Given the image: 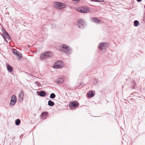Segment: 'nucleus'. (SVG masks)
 <instances>
[{"label":"nucleus","mask_w":145,"mask_h":145,"mask_svg":"<svg viewBox=\"0 0 145 145\" xmlns=\"http://www.w3.org/2000/svg\"><path fill=\"white\" fill-rule=\"evenodd\" d=\"M40 108H41V107H40V108H39V110H40Z\"/></svg>","instance_id":"39"},{"label":"nucleus","mask_w":145,"mask_h":145,"mask_svg":"<svg viewBox=\"0 0 145 145\" xmlns=\"http://www.w3.org/2000/svg\"><path fill=\"white\" fill-rule=\"evenodd\" d=\"M1 30L3 33L5 37L7 39L9 40H12L9 34L7 32L5 29L3 27H1Z\"/></svg>","instance_id":"10"},{"label":"nucleus","mask_w":145,"mask_h":145,"mask_svg":"<svg viewBox=\"0 0 145 145\" xmlns=\"http://www.w3.org/2000/svg\"><path fill=\"white\" fill-rule=\"evenodd\" d=\"M90 20L92 22L96 24H98L101 22L100 19L94 17H91Z\"/></svg>","instance_id":"14"},{"label":"nucleus","mask_w":145,"mask_h":145,"mask_svg":"<svg viewBox=\"0 0 145 145\" xmlns=\"http://www.w3.org/2000/svg\"><path fill=\"white\" fill-rule=\"evenodd\" d=\"M6 38L5 37V38H3L4 40L7 42L8 43V41L6 39Z\"/></svg>","instance_id":"32"},{"label":"nucleus","mask_w":145,"mask_h":145,"mask_svg":"<svg viewBox=\"0 0 145 145\" xmlns=\"http://www.w3.org/2000/svg\"><path fill=\"white\" fill-rule=\"evenodd\" d=\"M15 139V137H12V139L14 140V139Z\"/></svg>","instance_id":"35"},{"label":"nucleus","mask_w":145,"mask_h":145,"mask_svg":"<svg viewBox=\"0 0 145 145\" xmlns=\"http://www.w3.org/2000/svg\"><path fill=\"white\" fill-rule=\"evenodd\" d=\"M137 93V92H133V93H131V95H132L134 93Z\"/></svg>","instance_id":"34"},{"label":"nucleus","mask_w":145,"mask_h":145,"mask_svg":"<svg viewBox=\"0 0 145 145\" xmlns=\"http://www.w3.org/2000/svg\"><path fill=\"white\" fill-rule=\"evenodd\" d=\"M90 1L97 2H104V0H90Z\"/></svg>","instance_id":"25"},{"label":"nucleus","mask_w":145,"mask_h":145,"mask_svg":"<svg viewBox=\"0 0 145 145\" xmlns=\"http://www.w3.org/2000/svg\"><path fill=\"white\" fill-rule=\"evenodd\" d=\"M0 25H1V24H0Z\"/></svg>","instance_id":"41"},{"label":"nucleus","mask_w":145,"mask_h":145,"mask_svg":"<svg viewBox=\"0 0 145 145\" xmlns=\"http://www.w3.org/2000/svg\"><path fill=\"white\" fill-rule=\"evenodd\" d=\"M35 84H37V86L39 87H41L42 86L40 83L38 81L35 82Z\"/></svg>","instance_id":"26"},{"label":"nucleus","mask_w":145,"mask_h":145,"mask_svg":"<svg viewBox=\"0 0 145 145\" xmlns=\"http://www.w3.org/2000/svg\"><path fill=\"white\" fill-rule=\"evenodd\" d=\"M144 15H145V12L144 13Z\"/></svg>","instance_id":"38"},{"label":"nucleus","mask_w":145,"mask_h":145,"mask_svg":"<svg viewBox=\"0 0 145 145\" xmlns=\"http://www.w3.org/2000/svg\"><path fill=\"white\" fill-rule=\"evenodd\" d=\"M84 84L82 83H80L79 84V85L78 86V87L79 88H81L84 86Z\"/></svg>","instance_id":"27"},{"label":"nucleus","mask_w":145,"mask_h":145,"mask_svg":"<svg viewBox=\"0 0 145 145\" xmlns=\"http://www.w3.org/2000/svg\"><path fill=\"white\" fill-rule=\"evenodd\" d=\"M7 71L9 72H12L14 71L12 67L9 65H7Z\"/></svg>","instance_id":"16"},{"label":"nucleus","mask_w":145,"mask_h":145,"mask_svg":"<svg viewBox=\"0 0 145 145\" xmlns=\"http://www.w3.org/2000/svg\"><path fill=\"white\" fill-rule=\"evenodd\" d=\"M79 106V103L76 101H71L69 103V107L71 109H75Z\"/></svg>","instance_id":"7"},{"label":"nucleus","mask_w":145,"mask_h":145,"mask_svg":"<svg viewBox=\"0 0 145 145\" xmlns=\"http://www.w3.org/2000/svg\"><path fill=\"white\" fill-rule=\"evenodd\" d=\"M108 46V43L106 42H103L99 43L98 48L99 49H100L101 51H103Z\"/></svg>","instance_id":"8"},{"label":"nucleus","mask_w":145,"mask_h":145,"mask_svg":"<svg viewBox=\"0 0 145 145\" xmlns=\"http://www.w3.org/2000/svg\"><path fill=\"white\" fill-rule=\"evenodd\" d=\"M16 56L18 57V59L19 60H21L22 58V54L20 52Z\"/></svg>","instance_id":"20"},{"label":"nucleus","mask_w":145,"mask_h":145,"mask_svg":"<svg viewBox=\"0 0 145 145\" xmlns=\"http://www.w3.org/2000/svg\"><path fill=\"white\" fill-rule=\"evenodd\" d=\"M38 91L37 92V94L38 96H40L42 97H44L47 96V94L45 91L44 90H41L40 91L39 93H38Z\"/></svg>","instance_id":"15"},{"label":"nucleus","mask_w":145,"mask_h":145,"mask_svg":"<svg viewBox=\"0 0 145 145\" xmlns=\"http://www.w3.org/2000/svg\"><path fill=\"white\" fill-rule=\"evenodd\" d=\"M138 97H139V98H141V97H139V96H138Z\"/></svg>","instance_id":"40"},{"label":"nucleus","mask_w":145,"mask_h":145,"mask_svg":"<svg viewBox=\"0 0 145 145\" xmlns=\"http://www.w3.org/2000/svg\"><path fill=\"white\" fill-rule=\"evenodd\" d=\"M75 3H77L80 1V0H72Z\"/></svg>","instance_id":"29"},{"label":"nucleus","mask_w":145,"mask_h":145,"mask_svg":"<svg viewBox=\"0 0 145 145\" xmlns=\"http://www.w3.org/2000/svg\"><path fill=\"white\" fill-rule=\"evenodd\" d=\"M136 85L137 84L135 82L134 80H133L131 83V88L132 89H135L136 88Z\"/></svg>","instance_id":"18"},{"label":"nucleus","mask_w":145,"mask_h":145,"mask_svg":"<svg viewBox=\"0 0 145 145\" xmlns=\"http://www.w3.org/2000/svg\"><path fill=\"white\" fill-rule=\"evenodd\" d=\"M139 25V23L138 21L135 20L134 22V25L135 27H137Z\"/></svg>","instance_id":"21"},{"label":"nucleus","mask_w":145,"mask_h":145,"mask_svg":"<svg viewBox=\"0 0 145 145\" xmlns=\"http://www.w3.org/2000/svg\"><path fill=\"white\" fill-rule=\"evenodd\" d=\"M60 51L66 53L67 55L71 54L72 52L71 48L68 45L63 44L59 48Z\"/></svg>","instance_id":"1"},{"label":"nucleus","mask_w":145,"mask_h":145,"mask_svg":"<svg viewBox=\"0 0 145 145\" xmlns=\"http://www.w3.org/2000/svg\"><path fill=\"white\" fill-rule=\"evenodd\" d=\"M17 101V99L16 96L14 95H12L9 105L10 106H12L15 105Z\"/></svg>","instance_id":"9"},{"label":"nucleus","mask_w":145,"mask_h":145,"mask_svg":"<svg viewBox=\"0 0 145 145\" xmlns=\"http://www.w3.org/2000/svg\"><path fill=\"white\" fill-rule=\"evenodd\" d=\"M75 9L78 12L82 13H87L90 11L89 8L85 5L76 7Z\"/></svg>","instance_id":"2"},{"label":"nucleus","mask_w":145,"mask_h":145,"mask_svg":"<svg viewBox=\"0 0 145 145\" xmlns=\"http://www.w3.org/2000/svg\"><path fill=\"white\" fill-rule=\"evenodd\" d=\"M0 35L2 36V37H3V38H5V35H4L3 34H2L1 33H0Z\"/></svg>","instance_id":"31"},{"label":"nucleus","mask_w":145,"mask_h":145,"mask_svg":"<svg viewBox=\"0 0 145 145\" xmlns=\"http://www.w3.org/2000/svg\"><path fill=\"white\" fill-rule=\"evenodd\" d=\"M12 53L16 56L19 53V52L16 49H14L12 51Z\"/></svg>","instance_id":"24"},{"label":"nucleus","mask_w":145,"mask_h":145,"mask_svg":"<svg viewBox=\"0 0 145 145\" xmlns=\"http://www.w3.org/2000/svg\"><path fill=\"white\" fill-rule=\"evenodd\" d=\"M49 115V113L47 111L42 112L40 116L41 118L43 120L46 119Z\"/></svg>","instance_id":"12"},{"label":"nucleus","mask_w":145,"mask_h":145,"mask_svg":"<svg viewBox=\"0 0 145 145\" xmlns=\"http://www.w3.org/2000/svg\"><path fill=\"white\" fill-rule=\"evenodd\" d=\"M56 96V95L54 93H52L50 94V97L52 99H54Z\"/></svg>","instance_id":"23"},{"label":"nucleus","mask_w":145,"mask_h":145,"mask_svg":"<svg viewBox=\"0 0 145 145\" xmlns=\"http://www.w3.org/2000/svg\"><path fill=\"white\" fill-rule=\"evenodd\" d=\"M53 53L51 51H47L41 54L40 56V58L42 60H44L46 58L48 59L49 57L53 56Z\"/></svg>","instance_id":"5"},{"label":"nucleus","mask_w":145,"mask_h":145,"mask_svg":"<svg viewBox=\"0 0 145 145\" xmlns=\"http://www.w3.org/2000/svg\"><path fill=\"white\" fill-rule=\"evenodd\" d=\"M55 105L54 103L51 100H49L48 102V105L50 106H52Z\"/></svg>","instance_id":"19"},{"label":"nucleus","mask_w":145,"mask_h":145,"mask_svg":"<svg viewBox=\"0 0 145 145\" xmlns=\"http://www.w3.org/2000/svg\"><path fill=\"white\" fill-rule=\"evenodd\" d=\"M66 5L64 3L60 2L55 1L54 3V7L56 8L62 9L66 7Z\"/></svg>","instance_id":"6"},{"label":"nucleus","mask_w":145,"mask_h":145,"mask_svg":"<svg viewBox=\"0 0 145 145\" xmlns=\"http://www.w3.org/2000/svg\"><path fill=\"white\" fill-rule=\"evenodd\" d=\"M77 24L79 28L83 29H85L87 25V22L82 19H79L77 21Z\"/></svg>","instance_id":"3"},{"label":"nucleus","mask_w":145,"mask_h":145,"mask_svg":"<svg viewBox=\"0 0 145 145\" xmlns=\"http://www.w3.org/2000/svg\"><path fill=\"white\" fill-rule=\"evenodd\" d=\"M142 0H137V2H141L142 1Z\"/></svg>","instance_id":"33"},{"label":"nucleus","mask_w":145,"mask_h":145,"mask_svg":"<svg viewBox=\"0 0 145 145\" xmlns=\"http://www.w3.org/2000/svg\"><path fill=\"white\" fill-rule=\"evenodd\" d=\"M95 91L90 90L88 91L86 95V96L88 97L91 98L94 96L95 95Z\"/></svg>","instance_id":"11"},{"label":"nucleus","mask_w":145,"mask_h":145,"mask_svg":"<svg viewBox=\"0 0 145 145\" xmlns=\"http://www.w3.org/2000/svg\"><path fill=\"white\" fill-rule=\"evenodd\" d=\"M99 80L97 79H95L94 80V82L95 83V84H96L98 82Z\"/></svg>","instance_id":"28"},{"label":"nucleus","mask_w":145,"mask_h":145,"mask_svg":"<svg viewBox=\"0 0 145 145\" xmlns=\"http://www.w3.org/2000/svg\"><path fill=\"white\" fill-rule=\"evenodd\" d=\"M21 121L20 119H17L15 120V124L16 125H19Z\"/></svg>","instance_id":"22"},{"label":"nucleus","mask_w":145,"mask_h":145,"mask_svg":"<svg viewBox=\"0 0 145 145\" xmlns=\"http://www.w3.org/2000/svg\"><path fill=\"white\" fill-rule=\"evenodd\" d=\"M23 134H22V135H21V136H20V138H21V137H23Z\"/></svg>","instance_id":"36"},{"label":"nucleus","mask_w":145,"mask_h":145,"mask_svg":"<svg viewBox=\"0 0 145 145\" xmlns=\"http://www.w3.org/2000/svg\"><path fill=\"white\" fill-rule=\"evenodd\" d=\"M64 80L63 78L60 76H58L55 82L58 84H62Z\"/></svg>","instance_id":"13"},{"label":"nucleus","mask_w":145,"mask_h":145,"mask_svg":"<svg viewBox=\"0 0 145 145\" xmlns=\"http://www.w3.org/2000/svg\"><path fill=\"white\" fill-rule=\"evenodd\" d=\"M142 20H143V22L145 23V15H144V17L142 18Z\"/></svg>","instance_id":"30"},{"label":"nucleus","mask_w":145,"mask_h":145,"mask_svg":"<svg viewBox=\"0 0 145 145\" xmlns=\"http://www.w3.org/2000/svg\"><path fill=\"white\" fill-rule=\"evenodd\" d=\"M64 63L61 60H59L55 62L53 65V68L56 69H60L62 68L64 66Z\"/></svg>","instance_id":"4"},{"label":"nucleus","mask_w":145,"mask_h":145,"mask_svg":"<svg viewBox=\"0 0 145 145\" xmlns=\"http://www.w3.org/2000/svg\"><path fill=\"white\" fill-rule=\"evenodd\" d=\"M20 94L19 95V97L20 99H21V101H22L23 99V97L24 96V93L23 91L21 90Z\"/></svg>","instance_id":"17"},{"label":"nucleus","mask_w":145,"mask_h":145,"mask_svg":"<svg viewBox=\"0 0 145 145\" xmlns=\"http://www.w3.org/2000/svg\"><path fill=\"white\" fill-rule=\"evenodd\" d=\"M135 96V95H133V97H134Z\"/></svg>","instance_id":"37"}]
</instances>
